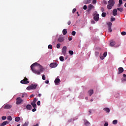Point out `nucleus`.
Wrapping results in <instances>:
<instances>
[{"instance_id": "obj_28", "label": "nucleus", "mask_w": 126, "mask_h": 126, "mask_svg": "<svg viewBox=\"0 0 126 126\" xmlns=\"http://www.w3.org/2000/svg\"><path fill=\"white\" fill-rule=\"evenodd\" d=\"M112 124H113V125H117V124H118V120H114V121H113V122H112Z\"/></svg>"}, {"instance_id": "obj_38", "label": "nucleus", "mask_w": 126, "mask_h": 126, "mask_svg": "<svg viewBox=\"0 0 126 126\" xmlns=\"http://www.w3.org/2000/svg\"><path fill=\"white\" fill-rule=\"evenodd\" d=\"M69 54L71 55H73V51H72V50L69 51Z\"/></svg>"}, {"instance_id": "obj_55", "label": "nucleus", "mask_w": 126, "mask_h": 126, "mask_svg": "<svg viewBox=\"0 0 126 126\" xmlns=\"http://www.w3.org/2000/svg\"><path fill=\"white\" fill-rule=\"evenodd\" d=\"M95 56H99V53L98 52H95Z\"/></svg>"}, {"instance_id": "obj_12", "label": "nucleus", "mask_w": 126, "mask_h": 126, "mask_svg": "<svg viewBox=\"0 0 126 126\" xmlns=\"http://www.w3.org/2000/svg\"><path fill=\"white\" fill-rule=\"evenodd\" d=\"M37 86H38V85H37V84H32L31 85V87L32 88V90H34V89H36V88H37Z\"/></svg>"}, {"instance_id": "obj_59", "label": "nucleus", "mask_w": 126, "mask_h": 126, "mask_svg": "<svg viewBox=\"0 0 126 126\" xmlns=\"http://www.w3.org/2000/svg\"><path fill=\"white\" fill-rule=\"evenodd\" d=\"M68 40H69V41H71V40H72V38L70 37L68 38Z\"/></svg>"}, {"instance_id": "obj_27", "label": "nucleus", "mask_w": 126, "mask_h": 126, "mask_svg": "<svg viewBox=\"0 0 126 126\" xmlns=\"http://www.w3.org/2000/svg\"><path fill=\"white\" fill-rule=\"evenodd\" d=\"M7 119L8 121H12V117H11L10 116H9L7 117Z\"/></svg>"}, {"instance_id": "obj_49", "label": "nucleus", "mask_w": 126, "mask_h": 126, "mask_svg": "<svg viewBox=\"0 0 126 126\" xmlns=\"http://www.w3.org/2000/svg\"><path fill=\"white\" fill-rule=\"evenodd\" d=\"M120 4H123V0H119Z\"/></svg>"}, {"instance_id": "obj_32", "label": "nucleus", "mask_w": 126, "mask_h": 126, "mask_svg": "<svg viewBox=\"0 0 126 126\" xmlns=\"http://www.w3.org/2000/svg\"><path fill=\"white\" fill-rule=\"evenodd\" d=\"M48 48L50 50H52V49H53V46H52V45H49Z\"/></svg>"}, {"instance_id": "obj_22", "label": "nucleus", "mask_w": 126, "mask_h": 126, "mask_svg": "<svg viewBox=\"0 0 126 126\" xmlns=\"http://www.w3.org/2000/svg\"><path fill=\"white\" fill-rule=\"evenodd\" d=\"M63 35H66L67 33V30H66V29H63Z\"/></svg>"}, {"instance_id": "obj_54", "label": "nucleus", "mask_w": 126, "mask_h": 126, "mask_svg": "<svg viewBox=\"0 0 126 126\" xmlns=\"http://www.w3.org/2000/svg\"><path fill=\"white\" fill-rule=\"evenodd\" d=\"M71 23V22H70V21H68L67 22L68 25H70Z\"/></svg>"}, {"instance_id": "obj_15", "label": "nucleus", "mask_w": 126, "mask_h": 126, "mask_svg": "<svg viewBox=\"0 0 126 126\" xmlns=\"http://www.w3.org/2000/svg\"><path fill=\"white\" fill-rule=\"evenodd\" d=\"M117 12H118L117 9H114L113 11V15H114V16H116V15L118 14Z\"/></svg>"}, {"instance_id": "obj_62", "label": "nucleus", "mask_w": 126, "mask_h": 126, "mask_svg": "<svg viewBox=\"0 0 126 126\" xmlns=\"http://www.w3.org/2000/svg\"><path fill=\"white\" fill-rule=\"evenodd\" d=\"M122 81H126V78H125L124 79L122 80Z\"/></svg>"}, {"instance_id": "obj_58", "label": "nucleus", "mask_w": 126, "mask_h": 126, "mask_svg": "<svg viewBox=\"0 0 126 126\" xmlns=\"http://www.w3.org/2000/svg\"><path fill=\"white\" fill-rule=\"evenodd\" d=\"M100 58L101 60H104V57L103 56H102V57L100 56Z\"/></svg>"}, {"instance_id": "obj_11", "label": "nucleus", "mask_w": 126, "mask_h": 126, "mask_svg": "<svg viewBox=\"0 0 126 126\" xmlns=\"http://www.w3.org/2000/svg\"><path fill=\"white\" fill-rule=\"evenodd\" d=\"M124 72V68L120 67L118 68V74H121Z\"/></svg>"}, {"instance_id": "obj_19", "label": "nucleus", "mask_w": 126, "mask_h": 126, "mask_svg": "<svg viewBox=\"0 0 126 126\" xmlns=\"http://www.w3.org/2000/svg\"><path fill=\"white\" fill-rule=\"evenodd\" d=\"M84 125L86 126H89V125H90V123H89V122H88L87 120H85L84 121Z\"/></svg>"}, {"instance_id": "obj_8", "label": "nucleus", "mask_w": 126, "mask_h": 126, "mask_svg": "<svg viewBox=\"0 0 126 126\" xmlns=\"http://www.w3.org/2000/svg\"><path fill=\"white\" fill-rule=\"evenodd\" d=\"M50 66L51 67V68H54L58 66V64L56 63H50Z\"/></svg>"}, {"instance_id": "obj_53", "label": "nucleus", "mask_w": 126, "mask_h": 126, "mask_svg": "<svg viewBox=\"0 0 126 126\" xmlns=\"http://www.w3.org/2000/svg\"><path fill=\"white\" fill-rule=\"evenodd\" d=\"M45 83H46V84H49V80H46L45 81Z\"/></svg>"}, {"instance_id": "obj_30", "label": "nucleus", "mask_w": 126, "mask_h": 126, "mask_svg": "<svg viewBox=\"0 0 126 126\" xmlns=\"http://www.w3.org/2000/svg\"><path fill=\"white\" fill-rule=\"evenodd\" d=\"M60 60L61 61V62H63V61H64V59H63V57L61 56L60 57Z\"/></svg>"}, {"instance_id": "obj_61", "label": "nucleus", "mask_w": 126, "mask_h": 126, "mask_svg": "<svg viewBox=\"0 0 126 126\" xmlns=\"http://www.w3.org/2000/svg\"><path fill=\"white\" fill-rule=\"evenodd\" d=\"M123 77H126V74H123Z\"/></svg>"}, {"instance_id": "obj_64", "label": "nucleus", "mask_w": 126, "mask_h": 126, "mask_svg": "<svg viewBox=\"0 0 126 126\" xmlns=\"http://www.w3.org/2000/svg\"><path fill=\"white\" fill-rule=\"evenodd\" d=\"M77 14L78 15V16H79V13H78V12H77Z\"/></svg>"}, {"instance_id": "obj_25", "label": "nucleus", "mask_w": 126, "mask_h": 126, "mask_svg": "<svg viewBox=\"0 0 126 126\" xmlns=\"http://www.w3.org/2000/svg\"><path fill=\"white\" fill-rule=\"evenodd\" d=\"M15 122H19V121H20V117H16L15 118Z\"/></svg>"}, {"instance_id": "obj_23", "label": "nucleus", "mask_w": 126, "mask_h": 126, "mask_svg": "<svg viewBox=\"0 0 126 126\" xmlns=\"http://www.w3.org/2000/svg\"><path fill=\"white\" fill-rule=\"evenodd\" d=\"M24 97H26V98L28 97V95H27V94L25 93H23L22 95V98H24Z\"/></svg>"}, {"instance_id": "obj_51", "label": "nucleus", "mask_w": 126, "mask_h": 126, "mask_svg": "<svg viewBox=\"0 0 126 126\" xmlns=\"http://www.w3.org/2000/svg\"><path fill=\"white\" fill-rule=\"evenodd\" d=\"M109 126V124L107 122H106L104 124V126Z\"/></svg>"}, {"instance_id": "obj_34", "label": "nucleus", "mask_w": 126, "mask_h": 126, "mask_svg": "<svg viewBox=\"0 0 126 126\" xmlns=\"http://www.w3.org/2000/svg\"><path fill=\"white\" fill-rule=\"evenodd\" d=\"M107 54H108V53L107 52H105L104 53H103V57L104 58H106V57H107Z\"/></svg>"}, {"instance_id": "obj_9", "label": "nucleus", "mask_w": 126, "mask_h": 126, "mask_svg": "<svg viewBox=\"0 0 126 126\" xmlns=\"http://www.w3.org/2000/svg\"><path fill=\"white\" fill-rule=\"evenodd\" d=\"M58 42H60V43H63L64 41V38L63 36H60L58 39Z\"/></svg>"}, {"instance_id": "obj_17", "label": "nucleus", "mask_w": 126, "mask_h": 126, "mask_svg": "<svg viewBox=\"0 0 126 126\" xmlns=\"http://www.w3.org/2000/svg\"><path fill=\"white\" fill-rule=\"evenodd\" d=\"M8 124V122L4 121L2 124H0V126H6Z\"/></svg>"}, {"instance_id": "obj_52", "label": "nucleus", "mask_w": 126, "mask_h": 126, "mask_svg": "<svg viewBox=\"0 0 126 126\" xmlns=\"http://www.w3.org/2000/svg\"><path fill=\"white\" fill-rule=\"evenodd\" d=\"M101 10L102 12H104V11H105V9H104V8L102 7L101 8Z\"/></svg>"}, {"instance_id": "obj_33", "label": "nucleus", "mask_w": 126, "mask_h": 126, "mask_svg": "<svg viewBox=\"0 0 126 126\" xmlns=\"http://www.w3.org/2000/svg\"><path fill=\"white\" fill-rule=\"evenodd\" d=\"M22 126H28V122H26L24 124L22 125Z\"/></svg>"}, {"instance_id": "obj_3", "label": "nucleus", "mask_w": 126, "mask_h": 126, "mask_svg": "<svg viewBox=\"0 0 126 126\" xmlns=\"http://www.w3.org/2000/svg\"><path fill=\"white\" fill-rule=\"evenodd\" d=\"M16 101H17L16 102V104L17 105H19L20 104L23 103V100L22 98H21V97H17L16 98Z\"/></svg>"}, {"instance_id": "obj_39", "label": "nucleus", "mask_w": 126, "mask_h": 126, "mask_svg": "<svg viewBox=\"0 0 126 126\" xmlns=\"http://www.w3.org/2000/svg\"><path fill=\"white\" fill-rule=\"evenodd\" d=\"M121 34L123 35V36H125V35H126V32H121Z\"/></svg>"}, {"instance_id": "obj_16", "label": "nucleus", "mask_w": 126, "mask_h": 126, "mask_svg": "<svg viewBox=\"0 0 126 126\" xmlns=\"http://www.w3.org/2000/svg\"><path fill=\"white\" fill-rule=\"evenodd\" d=\"M26 108L27 110H32V106L30 104H28L26 106Z\"/></svg>"}, {"instance_id": "obj_43", "label": "nucleus", "mask_w": 126, "mask_h": 126, "mask_svg": "<svg viewBox=\"0 0 126 126\" xmlns=\"http://www.w3.org/2000/svg\"><path fill=\"white\" fill-rule=\"evenodd\" d=\"M83 9H84V10H86L87 9V6H86V5H85L83 6Z\"/></svg>"}, {"instance_id": "obj_20", "label": "nucleus", "mask_w": 126, "mask_h": 126, "mask_svg": "<svg viewBox=\"0 0 126 126\" xmlns=\"http://www.w3.org/2000/svg\"><path fill=\"white\" fill-rule=\"evenodd\" d=\"M103 110L106 111V113H110V108L107 107V108H103Z\"/></svg>"}, {"instance_id": "obj_46", "label": "nucleus", "mask_w": 126, "mask_h": 126, "mask_svg": "<svg viewBox=\"0 0 126 126\" xmlns=\"http://www.w3.org/2000/svg\"><path fill=\"white\" fill-rule=\"evenodd\" d=\"M103 3H104V4H107L108 3L107 1H106L105 0H103Z\"/></svg>"}, {"instance_id": "obj_57", "label": "nucleus", "mask_w": 126, "mask_h": 126, "mask_svg": "<svg viewBox=\"0 0 126 126\" xmlns=\"http://www.w3.org/2000/svg\"><path fill=\"white\" fill-rule=\"evenodd\" d=\"M32 97H34V94H32L30 96V98H32Z\"/></svg>"}, {"instance_id": "obj_35", "label": "nucleus", "mask_w": 126, "mask_h": 126, "mask_svg": "<svg viewBox=\"0 0 126 126\" xmlns=\"http://www.w3.org/2000/svg\"><path fill=\"white\" fill-rule=\"evenodd\" d=\"M27 90H32V89L31 88V86H30L27 88Z\"/></svg>"}, {"instance_id": "obj_7", "label": "nucleus", "mask_w": 126, "mask_h": 126, "mask_svg": "<svg viewBox=\"0 0 126 126\" xmlns=\"http://www.w3.org/2000/svg\"><path fill=\"white\" fill-rule=\"evenodd\" d=\"M67 48L66 46H63L62 48V52L64 56H65V54H66V49Z\"/></svg>"}, {"instance_id": "obj_56", "label": "nucleus", "mask_w": 126, "mask_h": 126, "mask_svg": "<svg viewBox=\"0 0 126 126\" xmlns=\"http://www.w3.org/2000/svg\"><path fill=\"white\" fill-rule=\"evenodd\" d=\"M91 23H92V24H95V21H91Z\"/></svg>"}, {"instance_id": "obj_6", "label": "nucleus", "mask_w": 126, "mask_h": 126, "mask_svg": "<svg viewBox=\"0 0 126 126\" xmlns=\"http://www.w3.org/2000/svg\"><path fill=\"white\" fill-rule=\"evenodd\" d=\"M3 109H11V108H12V105L10 104H5L3 106Z\"/></svg>"}, {"instance_id": "obj_24", "label": "nucleus", "mask_w": 126, "mask_h": 126, "mask_svg": "<svg viewBox=\"0 0 126 126\" xmlns=\"http://www.w3.org/2000/svg\"><path fill=\"white\" fill-rule=\"evenodd\" d=\"M31 104L32 105V106L33 108H36V107H37V105L36 104V103L35 102H32L31 103Z\"/></svg>"}, {"instance_id": "obj_4", "label": "nucleus", "mask_w": 126, "mask_h": 126, "mask_svg": "<svg viewBox=\"0 0 126 126\" xmlns=\"http://www.w3.org/2000/svg\"><path fill=\"white\" fill-rule=\"evenodd\" d=\"M107 25L108 31L109 32H112V25H113V24H112L111 22H108V23H107Z\"/></svg>"}, {"instance_id": "obj_48", "label": "nucleus", "mask_w": 126, "mask_h": 126, "mask_svg": "<svg viewBox=\"0 0 126 126\" xmlns=\"http://www.w3.org/2000/svg\"><path fill=\"white\" fill-rule=\"evenodd\" d=\"M40 103H41V102H40V101H38L37 102V105L38 106H40Z\"/></svg>"}, {"instance_id": "obj_37", "label": "nucleus", "mask_w": 126, "mask_h": 126, "mask_svg": "<svg viewBox=\"0 0 126 126\" xmlns=\"http://www.w3.org/2000/svg\"><path fill=\"white\" fill-rule=\"evenodd\" d=\"M71 34L73 36H75V34H76V32H75V31H73V32H72Z\"/></svg>"}, {"instance_id": "obj_10", "label": "nucleus", "mask_w": 126, "mask_h": 126, "mask_svg": "<svg viewBox=\"0 0 126 126\" xmlns=\"http://www.w3.org/2000/svg\"><path fill=\"white\" fill-rule=\"evenodd\" d=\"M54 82L56 85H59V84L60 82H61V80L57 77L56 79H55Z\"/></svg>"}, {"instance_id": "obj_29", "label": "nucleus", "mask_w": 126, "mask_h": 126, "mask_svg": "<svg viewBox=\"0 0 126 126\" xmlns=\"http://www.w3.org/2000/svg\"><path fill=\"white\" fill-rule=\"evenodd\" d=\"M107 13H106V12H103L101 14V16L102 17H106V15Z\"/></svg>"}, {"instance_id": "obj_1", "label": "nucleus", "mask_w": 126, "mask_h": 126, "mask_svg": "<svg viewBox=\"0 0 126 126\" xmlns=\"http://www.w3.org/2000/svg\"><path fill=\"white\" fill-rule=\"evenodd\" d=\"M31 67L32 72L38 75H40L41 72L44 71V68H43V66L37 63H33L32 64Z\"/></svg>"}, {"instance_id": "obj_14", "label": "nucleus", "mask_w": 126, "mask_h": 126, "mask_svg": "<svg viewBox=\"0 0 126 126\" xmlns=\"http://www.w3.org/2000/svg\"><path fill=\"white\" fill-rule=\"evenodd\" d=\"M93 8H94V6H93V5H92L91 4L89 5V6L88 7V10L89 11L91 10V9H92Z\"/></svg>"}, {"instance_id": "obj_31", "label": "nucleus", "mask_w": 126, "mask_h": 126, "mask_svg": "<svg viewBox=\"0 0 126 126\" xmlns=\"http://www.w3.org/2000/svg\"><path fill=\"white\" fill-rule=\"evenodd\" d=\"M56 47L57 49H60V48H61V44L60 43L57 44Z\"/></svg>"}, {"instance_id": "obj_44", "label": "nucleus", "mask_w": 126, "mask_h": 126, "mask_svg": "<svg viewBox=\"0 0 126 126\" xmlns=\"http://www.w3.org/2000/svg\"><path fill=\"white\" fill-rule=\"evenodd\" d=\"M115 20H116V19L115 18L112 17L111 18V22H113V21H115Z\"/></svg>"}, {"instance_id": "obj_18", "label": "nucleus", "mask_w": 126, "mask_h": 126, "mask_svg": "<svg viewBox=\"0 0 126 126\" xmlns=\"http://www.w3.org/2000/svg\"><path fill=\"white\" fill-rule=\"evenodd\" d=\"M93 93H94L93 90H91L88 91V94L90 95V96H92V94H93Z\"/></svg>"}, {"instance_id": "obj_45", "label": "nucleus", "mask_w": 126, "mask_h": 126, "mask_svg": "<svg viewBox=\"0 0 126 126\" xmlns=\"http://www.w3.org/2000/svg\"><path fill=\"white\" fill-rule=\"evenodd\" d=\"M37 102V98H35L33 99L32 103H35Z\"/></svg>"}, {"instance_id": "obj_42", "label": "nucleus", "mask_w": 126, "mask_h": 126, "mask_svg": "<svg viewBox=\"0 0 126 126\" xmlns=\"http://www.w3.org/2000/svg\"><path fill=\"white\" fill-rule=\"evenodd\" d=\"M93 3L94 4H96V3H97V0H93Z\"/></svg>"}, {"instance_id": "obj_2", "label": "nucleus", "mask_w": 126, "mask_h": 126, "mask_svg": "<svg viewBox=\"0 0 126 126\" xmlns=\"http://www.w3.org/2000/svg\"><path fill=\"white\" fill-rule=\"evenodd\" d=\"M115 5V0H109L107 5L108 9H112L113 6Z\"/></svg>"}, {"instance_id": "obj_26", "label": "nucleus", "mask_w": 126, "mask_h": 126, "mask_svg": "<svg viewBox=\"0 0 126 126\" xmlns=\"http://www.w3.org/2000/svg\"><path fill=\"white\" fill-rule=\"evenodd\" d=\"M117 10H119L120 12H123V11H124V9L123 8H118Z\"/></svg>"}, {"instance_id": "obj_60", "label": "nucleus", "mask_w": 126, "mask_h": 126, "mask_svg": "<svg viewBox=\"0 0 126 126\" xmlns=\"http://www.w3.org/2000/svg\"><path fill=\"white\" fill-rule=\"evenodd\" d=\"M42 96V94H38V97H41Z\"/></svg>"}, {"instance_id": "obj_5", "label": "nucleus", "mask_w": 126, "mask_h": 126, "mask_svg": "<svg viewBox=\"0 0 126 126\" xmlns=\"http://www.w3.org/2000/svg\"><path fill=\"white\" fill-rule=\"evenodd\" d=\"M21 83H22V84H28V83H29L28 79H27V78H25V79L21 81Z\"/></svg>"}, {"instance_id": "obj_40", "label": "nucleus", "mask_w": 126, "mask_h": 126, "mask_svg": "<svg viewBox=\"0 0 126 126\" xmlns=\"http://www.w3.org/2000/svg\"><path fill=\"white\" fill-rule=\"evenodd\" d=\"M91 3V0H87L86 1V3Z\"/></svg>"}, {"instance_id": "obj_47", "label": "nucleus", "mask_w": 126, "mask_h": 126, "mask_svg": "<svg viewBox=\"0 0 126 126\" xmlns=\"http://www.w3.org/2000/svg\"><path fill=\"white\" fill-rule=\"evenodd\" d=\"M37 109H36V107H33V109L32 110V112H36Z\"/></svg>"}, {"instance_id": "obj_63", "label": "nucleus", "mask_w": 126, "mask_h": 126, "mask_svg": "<svg viewBox=\"0 0 126 126\" xmlns=\"http://www.w3.org/2000/svg\"><path fill=\"white\" fill-rule=\"evenodd\" d=\"M34 126H39V124H36L35 125H34Z\"/></svg>"}, {"instance_id": "obj_36", "label": "nucleus", "mask_w": 126, "mask_h": 126, "mask_svg": "<svg viewBox=\"0 0 126 126\" xmlns=\"http://www.w3.org/2000/svg\"><path fill=\"white\" fill-rule=\"evenodd\" d=\"M1 119L3 121H5V120H6V116H2Z\"/></svg>"}, {"instance_id": "obj_50", "label": "nucleus", "mask_w": 126, "mask_h": 126, "mask_svg": "<svg viewBox=\"0 0 126 126\" xmlns=\"http://www.w3.org/2000/svg\"><path fill=\"white\" fill-rule=\"evenodd\" d=\"M75 11H76V8H74L72 10L73 13H74V12H75Z\"/></svg>"}, {"instance_id": "obj_13", "label": "nucleus", "mask_w": 126, "mask_h": 126, "mask_svg": "<svg viewBox=\"0 0 126 126\" xmlns=\"http://www.w3.org/2000/svg\"><path fill=\"white\" fill-rule=\"evenodd\" d=\"M94 19L95 20V21H98V20H99V14H97L95 16H94Z\"/></svg>"}, {"instance_id": "obj_21", "label": "nucleus", "mask_w": 126, "mask_h": 126, "mask_svg": "<svg viewBox=\"0 0 126 126\" xmlns=\"http://www.w3.org/2000/svg\"><path fill=\"white\" fill-rule=\"evenodd\" d=\"M116 45V42L115 41H112L110 43V47H114Z\"/></svg>"}, {"instance_id": "obj_41", "label": "nucleus", "mask_w": 126, "mask_h": 126, "mask_svg": "<svg viewBox=\"0 0 126 126\" xmlns=\"http://www.w3.org/2000/svg\"><path fill=\"white\" fill-rule=\"evenodd\" d=\"M42 78L43 80H46V76H45V75H42Z\"/></svg>"}]
</instances>
